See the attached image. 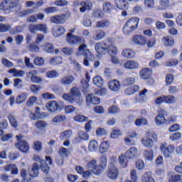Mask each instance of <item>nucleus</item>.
<instances>
[{
	"label": "nucleus",
	"instance_id": "f257e3e1",
	"mask_svg": "<svg viewBox=\"0 0 182 182\" xmlns=\"http://www.w3.org/2000/svg\"><path fill=\"white\" fill-rule=\"evenodd\" d=\"M70 95L64 94L63 99L69 102L70 103H77V105H82L83 102V98H82V94L80 90L77 87H73L70 91Z\"/></svg>",
	"mask_w": 182,
	"mask_h": 182
},
{
	"label": "nucleus",
	"instance_id": "f03ea898",
	"mask_svg": "<svg viewBox=\"0 0 182 182\" xmlns=\"http://www.w3.org/2000/svg\"><path fill=\"white\" fill-rule=\"evenodd\" d=\"M80 46L78 47V50L76 53L77 56H84L83 64L85 66H90L89 64V60H93L95 59V55L93 53L87 49V45L83 43H78Z\"/></svg>",
	"mask_w": 182,
	"mask_h": 182
},
{
	"label": "nucleus",
	"instance_id": "7ed1b4c3",
	"mask_svg": "<svg viewBox=\"0 0 182 182\" xmlns=\"http://www.w3.org/2000/svg\"><path fill=\"white\" fill-rule=\"evenodd\" d=\"M139 22H140V18L137 17H133L127 21L123 27V32L124 35H130L132 32H134L139 26Z\"/></svg>",
	"mask_w": 182,
	"mask_h": 182
},
{
	"label": "nucleus",
	"instance_id": "20e7f679",
	"mask_svg": "<svg viewBox=\"0 0 182 182\" xmlns=\"http://www.w3.org/2000/svg\"><path fill=\"white\" fill-rule=\"evenodd\" d=\"M154 141H157V134L153 132H148L141 139V143L144 147H151Z\"/></svg>",
	"mask_w": 182,
	"mask_h": 182
},
{
	"label": "nucleus",
	"instance_id": "39448f33",
	"mask_svg": "<svg viewBox=\"0 0 182 182\" xmlns=\"http://www.w3.org/2000/svg\"><path fill=\"white\" fill-rule=\"evenodd\" d=\"M17 142L15 144L16 149H18L22 153H28L29 151V144L25 140H22V136H16Z\"/></svg>",
	"mask_w": 182,
	"mask_h": 182
},
{
	"label": "nucleus",
	"instance_id": "423d86ee",
	"mask_svg": "<svg viewBox=\"0 0 182 182\" xmlns=\"http://www.w3.org/2000/svg\"><path fill=\"white\" fill-rule=\"evenodd\" d=\"M159 149L163 153L164 157L168 159V157H171V154L174 153L175 147L173 145H168L167 143L163 142L160 144Z\"/></svg>",
	"mask_w": 182,
	"mask_h": 182
},
{
	"label": "nucleus",
	"instance_id": "0eeeda50",
	"mask_svg": "<svg viewBox=\"0 0 182 182\" xmlns=\"http://www.w3.org/2000/svg\"><path fill=\"white\" fill-rule=\"evenodd\" d=\"M46 107L50 113H55V112H60L63 109V102L58 103L56 101H50L46 105Z\"/></svg>",
	"mask_w": 182,
	"mask_h": 182
},
{
	"label": "nucleus",
	"instance_id": "6e6552de",
	"mask_svg": "<svg viewBox=\"0 0 182 182\" xmlns=\"http://www.w3.org/2000/svg\"><path fill=\"white\" fill-rule=\"evenodd\" d=\"M66 41L70 45H79V43H85V38L68 33L66 36Z\"/></svg>",
	"mask_w": 182,
	"mask_h": 182
},
{
	"label": "nucleus",
	"instance_id": "1a4fd4ad",
	"mask_svg": "<svg viewBox=\"0 0 182 182\" xmlns=\"http://www.w3.org/2000/svg\"><path fill=\"white\" fill-rule=\"evenodd\" d=\"M86 168L88 170H91L95 176H100L101 174V170L99 168V165L97 164V160L96 159H92L90 160L86 165Z\"/></svg>",
	"mask_w": 182,
	"mask_h": 182
},
{
	"label": "nucleus",
	"instance_id": "9d476101",
	"mask_svg": "<svg viewBox=\"0 0 182 182\" xmlns=\"http://www.w3.org/2000/svg\"><path fill=\"white\" fill-rule=\"evenodd\" d=\"M69 14H60V15H55L50 17V22L52 23H56L57 25H63L66 21H68V18H69Z\"/></svg>",
	"mask_w": 182,
	"mask_h": 182
},
{
	"label": "nucleus",
	"instance_id": "9b49d317",
	"mask_svg": "<svg viewBox=\"0 0 182 182\" xmlns=\"http://www.w3.org/2000/svg\"><path fill=\"white\" fill-rule=\"evenodd\" d=\"M18 4H19V0H4L1 4L0 8L3 11H8V9L16 7Z\"/></svg>",
	"mask_w": 182,
	"mask_h": 182
},
{
	"label": "nucleus",
	"instance_id": "f8f14e48",
	"mask_svg": "<svg viewBox=\"0 0 182 182\" xmlns=\"http://www.w3.org/2000/svg\"><path fill=\"white\" fill-rule=\"evenodd\" d=\"M107 176L110 180H117V177H119V168L116 166H109L107 170Z\"/></svg>",
	"mask_w": 182,
	"mask_h": 182
},
{
	"label": "nucleus",
	"instance_id": "ddd939ff",
	"mask_svg": "<svg viewBox=\"0 0 182 182\" xmlns=\"http://www.w3.org/2000/svg\"><path fill=\"white\" fill-rule=\"evenodd\" d=\"M52 34L54 38H59L66 33V28L63 26H55L52 28Z\"/></svg>",
	"mask_w": 182,
	"mask_h": 182
},
{
	"label": "nucleus",
	"instance_id": "4468645a",
	"mask_svg": "<svg viewBox=\"0 0 182 182\" xmlns=\"http://www.w3.org/2000/svg\"><path fill=\"white\" fill-rule=\"evenodd\" d=\"M132 41L135 45H138L139 46H144L147 43V38L140 35L134 36L132 38Z\"/></svg>",
	"mask_w": 182,
	"mask_h": 182
},
{
	"label": "nucleus",
	"instance_id": "2eb2a0df",
	"mask_svg": "<svg viewBox=\"0 0 182 182\" xmlns=\"http://www.w3.org/2000/svg\"><path fill=\"white\" fill-rule=\"evenodd\" d=\"M108 87L109 90H112V92H119L122 87V85H120V82L113 80L108 82Z\"/></svg>",
	"mask_w": 182,
	"mask_h": 182
},
{
	"label": "nucleus",
	"instance_id": "dca6fc26",
	"mask_svg": "<svg viewBox=\"0 0 182 182\" xmlns=\"http://www.w3.org/2000/svg\"><path fill=\"white\" fill-rule=\"evenodd\" d=\"M140 64L136 60H128L124 64V68L125 69H129L130 70H133L134 69H139Z\"/></svg>",
	"mask_w": 182,
	"mask_h": 182
},
{
	"label": "nucleus",
	"instance_id": "f3484780",
	"mask_svg": "<svg viewBox=\"0 0 182 182\" xmlns=\"http://www.w3.org/2000/svg\"><path fill=\"white\" fill-rule=\"evenodd\" d=\"M86 102L88 106L90 105H99L100 103V98L90 94L86 97Z\"/></svg>",
	"mask_w": 182,
	"mask_h": 182
},
{
	"label": "nucleus",
	"instance_id": "a211bd4d",
	"mask_svg": "<svg viewBox=\"0 0 182 182\" xmlns=\"http://www.w3.org/2000/svg\"><path fill=\"white\" fill-rule=\"evenodd\" d=\"M123 58L133 59L136 57V51L131 48H125L122 52Z\"/></svg>",
	"mask_w": 182,
	"mask_h": 182
},
{
	"label": "nucleus",
	"instance_id": "6ab92c4d",
	"mask_svg": "<svg viewBox=\"0 0 182 182\" xmlns=\"http://www.w3.org/2000/svg\"><path fill=\"white\" fill-rule=\"evenodd\" d=\"M95 50L98 55H103L107 50V44L105 43H98L95 45Z\"/></svg>",
	"mask_w": 182,
	"mask_h": 182
},
{
	"label": "nucleus",
	"instance_id": "aec40b11",
	"mask_svg": "<svg viewBox=\"0 0 182 182\" xmlns=\"http://www.w3.org/2000/svg\"><path fill=\"white\" fill-rule=\"evenodd\" d=\"M82 140H84L85 141L89 140V134L85 132V131H81L78 132L77 137L75 138V143H80Z\"/></svg>",
	"mask_w": 182,
	"mask_h": 182
},
{
	"label": "nucleus",
	"instance_id": "412c9836",
	"mask_svg": "<svg viewBox=\"0 0 182 182\" xmlns=\"http://www.w3.org/2000/svg\"><path fill=\"white\" fill-rule=\"evenodd\" d=\"M137 153H138L137 148L131 147L130 149L127 150L125 155L127 157V159H133L137 157Z\"/></svg>",
	"mask_w": 182,
	"mask_h": 182
},
{
	"label": "nucleus",
	"instance_id": "4be33fe9",
	"mask_svg": "<svg viewBox=\"0 0 182 182\" xmlns=\"http://www.w3.org/2000/svg\"><path fill=\"white\" fill-rule=\"evenodd\" d=\"M80 12H86V11H90L92 9V1L87 0L80 2Z\"/></svg>",
	"mask_w": 182,
	"mask_h": 182
},
{
	"label": "nucleus",
	"instance_id": "5701e85b",
	"mask_svg": "<svg viewBox=\"0 0 182 182\" xmlns=\"http://www.w3.org/2000/svg\"><path fill=\"white\" fill-rule=\"evenodd\" d=\"M153 71L150 68H143L141 70L139 74L141 76V79H150V76H151Z\"/></svg>",
	"mask_w": 182,
	"mask_h": 182
},
{
	"label": "nucleus",
	"instance_id": "b1692460",
	"mask_svg": "<svg viewBox=\"0 0 182 182\" xmlns=\"http://www.w3.org/2000/svg\"><path fill=\"white\" fill-rule=\"evenodd\" d=\"M106 167H107V156L106 155H102L100 159V165H98V168L101 171V174Z\"/></svg>",
	"mask_w": 182,
	"mask_h": 182
},
{
	"label": "nucleus",
	"instance_id": "393cba45",
	"mask_svg": "<svg viewBox=\"0 0 182 182\" xmlns=\"http://www.w3.org/2000/svg\"><path fill=\"white\" fill-rule=\"evenodd\" d=\"M114 4L118 9H127L129 3L126 0H114Z\"/></svg>",
	"mask_w": 182,
	"mask_h": 182
},
{
	"label": "nucleus",
	"instance_id": "a878e982",
	"mask_svg": "<svg viewBox=\"0 0 182 182\" xmlns=\"http://www.w3.org/2000/svg\"><path fill=\"white\" fill-rule=\"evenodd\" d=\"M141 182H156L151 172L148 171L143 174L141 178Z\"/></svg>",
	"mask_w": 182,
	"mask_h": 182
},
{
	"label": "nucleus",
	"instance_id": "bb28decb",
	"mask_svg": "<svg viewBox=\"0 0 182 182\" xmlns=\"http://www.w3.org/2000/svg\"><path fill=\"white\" fill-rule=\"evenodd\" d=\"M27 99H28V93L26 92L20 93L16 97V103H17V105H22V103L26 102Z\"/></svg>",
	"mask_w": 182,
	"mask_h": 182
},
{
	"label": "nucleus",
	"instance_id": "cd10ccee",
	"mask_svg": "<svg viewBox=\"0 0 182 182\" xmlns=\"http://www.w3.org/2000/svg\"><path fill=\"white\" fill-rule=\"evenodd\" d=\"M75 82V77L73 75H67L61 78L60 83L62 85H68Z\"/></svg>",
	"mask_w": 182,
	"mask_h": 182
},
{
	"label": "nucleus",
	"instance_id": "c85d7f7f",
	"mask_svg": "<svg viewBox=\"0 0 182 182\" xmlns=\"http://www.w3.org/2000/svg\"><path fill=\"white\" fill-rule=\"evenodd\" d=\"M109 149H110V144L109 143V141H105L101 143L99 151L101 154H105V153L107 152V150H109Z\"/></svg>",
	"mask_w": 182,
	"mask_h": 182
},
{
	"label": "nucleus",
	"instance_id": "c756f323",
	"mask_svg": "<svg viewBox=\"0 0 182 182\" xmlns=\"http://www.w3.org/2000/svg\"><path fill=\"white\" fill-rule=\"evenodd\" d=\"M99 149V143L96 140H92L90 141L88 144V149L90 151L95 153V151H97Z\"/></svg>",
	"mask_w": 182,
	"mask_h": 182
},
{
	"label": "nucleus",
	"instance_id": "7c9ffc66",
	"mask_svg": "<svg viewBox=\"0 0 182 182\" xmlns=\"http://www.w3.org/2000/svg\"><path fill=\"white\" fill-rule=\"evenodd\" d=\"M34 126L35 127H36V129H38V130L43 132V130L46 129V127L48 126V123H46V122L45 121L38 120L36 122V123L34 124Z\"/></svg>",
	"mask_w": 182,
	"mask_h": 182
},
{
	"label": "nucleus",
	"instance_id": "2f4dec72",
	"mask_svg": "<svg viewBox=\"0 0 182 182\" xmlns=\"http://www.w3.org/2000/svg\"><path fill=\"white\" fill-rule=\"evenodd\" d=\"M8 72L10 73V75H12L14 77H21L23 76V74L25 73V72L23 70H18L16 68L11 69Z\"/></svg>",
	"mask_w": 182,
	"mask_h": 182
},
{
	"label": "nucleus",
	"instance_id": "473e14b6",
	"mask_svg": "<svg viewBox=\"0 0 182 182\" xmlns=\"http://www.w3.org/2000/svg\"><path fill=\"white\" fill-rule=\"evenodd\" d=\"M38 174H39V164H34L30 171L31 177H38Z\"/></svg>",
	"mask_w": 182,
	"mask_h": 182
},
{
	"label": "nucleus",
	"instance_id": "72a5a7b5",
	"mask_svg": "<svg viewBox=\"0 0 182 182\" xmlns=\"http://www.w3.org/2000/svg\"><path fill=\"white\" fill-rule=\"evenodd\" d=\"M140 90V87L139 85H134L131 87L127 88L124 93L125 95H134L136 92H139Z\"/></svg>",
	"mask_w": 182,
	"mask_h": 182
},
{
	"label": "nucleus",
	"instance_id": "f704fd0d",
	"mask_svg": "<svg viewBox=\"0 0 182 182\" xmlns=\"http://www.w3.org/2000/svg\"><path fill=\"white\" fill-rule=\"evenodd\" d=\"M144 157L145 160H147L148 161H153V159L154 157V152L153 151V150H145L144 151Z\"/></svg>",
	"mask_w": 182,
	"mask_h": 182
},
{
	"label": "nucleus",
	"instance_id": "c9c22d12",
	"mask_svg": "<svg viewBox=\"0 0 182 182\" xmlns=\"http://www.w3.org/2000/svg\"><path fill=\"white\" fill-rule=\"evenodd\" d=\"M119 162L120 166H122V167H123L124 168L125 167H127V156L125 154H122L119 156Z\"/></svg>",
	"mask_w": 182,
	"mask_h": 182
},
{
	"label": "nucleus",
	"instance_id": "e433bc0d",
	"mask_svg": "<svg viewBox=\"0 0 182 182\" xmlns=\"http://www.w3.org/2000/svg\"><path fill=\"white\" fill-rule=\"evenodd\" d=\"M96 26L97 28H109V26H110V21L107 20L97 21Z\"/></svg>",
	"mask_w": 182,
	"mask_h": 182
},
{
	"label": "nucleus",
	"instance_id": "4c0bfd02",
	"mask_svg": "<svg viewBox=\"0 0 182 182\" xmlns=\"http://www.w3.org/2000/svg\"><path fill=\"white\" fill-rule=\"evenodd\" d=\"M46 76L48 79H56V77H59V73L56 70H50L46 73Z\"/></svg>",
	"mask_w": 182,
	"mask_h": 182
},
{
	"label": "nucleus",
	"instance_id": "58836bf2",
	"mask_svg": "<svg viewBox=\"0 0 182 182\" xmlns=\"http://www.w3.org/2000/svg\"><path fill=\"white\" fill-rule=\"evenodd\" d=\"M162 42L166 46H173L174 45V38L171 37H164Z\"/></svg>",
	"mask_w": 182,
	"mask_h": 182
},
{
	"label": "nucleus",
	"instance_id": "ea45409f",
	"mask_svg": "<svg viewBox=\"0 0 182 182\" xmlns=\"http://www.w3.org/2000/svg\"><path fill=\"white\" fill-rule=\"evenodd\" d=\"M155 122L158 126H161V124H164L166 123V118H164V115L159 114L156 118Z\"/></svg>",
	"mask_w": 182,
	"mask_h": 182
},
{
	"label": "nucleus",
	"instance_id": "a19ab883",
	"mask_svg": "<svg viewBox=\"0 0 182 182\" xmlns=\"http://www.w3.org/2000/svg\"><path fill=\"white\" fill-rule=\"evenodd\" d=\"M93 84L95 86H97V87H102V85H103V78H102V77L97 75L95 76L93 78Z\"/></svg>",
	"mask_w": 182,
	"mask_h": 182
},
{
	"label": "nucleus",
	"instance_id": "79ce46f5",
	"mask_svg": "<svg viewBox=\"0 0 182 182\" xmlns=\"http://www.w3.org/2000/svg\"><path fill=\"white\" fill-rule=\"evenodd\" d=\"M72 136V132L70 130H67L62 132L60 135V139L61 140H68Z\"/></svg>",
	"mask_w": 182,
	"mask_h": 182
},
{
	"label": "nucleus",
	"instance_id": "37998d69",
	"mask_svg": "<svg viewBox=\"0 0 182 182\" xmlns=\"http://www.w3.org/2000/svg\"><path fill=\"white\" fill-rule=\"evenodd\" d=\"M66 120V116L65 115H57L54 117L52 119L53 123H62V122H65Z\"/></svg>",
	"mask_w": 182,
	"mask_h": 182
},
{
	"label": "nucleus",
	"instance_id": "c03bdc74",
	"mask_svg": "<svg viewBox=\"0 0 182 182\" xmlns=\"http://www.w3.org/2000/svg\"><path fill=\"white\" fill-rule=\"evenodd\" d=\"M12 29V26L11 24H4L0 23V32L1 33H4L5 32H8V31H11Z\"/></svg>",
	"mask_w": 182,
	"mask_h": 182
},
{
	"label": "nucleus",
	"instance_id": "a18cd8bd",
	"mask_svg": "<svg viewBox=\"0 0 182 182\" xmlns=\"http://www.w3.org/2000/svg\"><path fill=\"white\" fill-rule=\"evenodd\" d=\"M89 118L85 117V115L77 114L74 117L75 122H77L78 123H83V122H87Z\"/></svg>",
	"mask_w": 182,
	"mask_h": 182
},
{
	"label": "nucleus",
	"instance_id": "49530a36",
	"mask_svg": "<svg viewBox=\"0 0 182 182\" xmlns=\"http://www.w3.org/2000/svg\"><path fill=\"white\" fill-rule=\"evenodd\" d=\"M149 122L145 118L136 119L135 120V126H147Z\"/></svg>",
	"mask_w": 182,
	"mask_h": 182
},
{
	"label": "nucleus",
	"instance_id": "de8ad7c7",
	"mask_svg": "<svg viewBox=\"0 0 182 182\" xmlns=\"http://www.w3.org/2000/svg\"><path fill=\"white\" fill-rule=\"evenodd\" d=\"M58 154H60L61 157H68V156L70 154V151H69V149L62 147L59 149Z\"/></svg>",
	"mask_w": 182,
	"mask_h": 182
},
{
	"label": "nucleus",
	"instance_id": "09e8293b",
	"mask_svg": "<svg viewBox=\"0 0 182 182\" xmlns=\"http://www.w3.org/2000/svg\"><path fill=\"white\" fill-rule=\"evenodd\" d=\"M8 119L9 120V123L11 126L16 129V127H18V121H16V119H15V117L12 114H9L8 117Z\"/></svg>",
	"mask_w": 182,
	"mask_h": 182
},
{
	"label": "nucleus",
	"instance_id": "8fccbe9b",
	"mask_svg": "<svg viewBox=\"0 0 182 182\" xmlns=\"http://www.w3.org/2000/svg\"><path fill=\"white\" fill-rule=\"evenodd\" d=\"M36 103H38V97L35 96H31L27 100L26 105L31 107L33 106V105H36Z\"/></svg>",
	"mask_w": 182,
	"mask_h": 182
},
{
	"label": "nucleus",
	"instance_id": "3c124183",
	"mask_svg": "<svg viewBox=\"0 0 182 182\" xmlns=\"http://www.w3.org/2000/svg\"><path fill=\"white\" fill-rule=\"evenodd\" d=\"M108 53H112V55H117V47L116 46L111 44H107V49Z\"/></svg>",
	"mask_w": 182,
	"mask_h": 182
},
{
	"label": "nucleus",
	"instance_id": "603ef678",
	"mask_svg": "<svg viewBox=\"0 0 182 182\" xmlns=\"http://www.w3.org/2000/svg\"><path fill=\"white\" fill-rule=\"evenodd\" d=\"M134 82H136V79L134 77H129L123 81V84L124 86H130V85H134Z\"/></svg>",
	"mask_w": 182,
	"mask_h": 182
},
{
	"label": "nucleus",
	"instance_id": "864d4df0",
	"mask_svg": "<svg viewBox=\"0 0 182 182\" xmlns=\"http://www.w3.org/2000/svg\"><path fill=\"white\" fill-rule=\"evenodd\" d=\"M65 113L67 114H70L73 112H76V107L73 105H67L64 107Z\"/></svg>",
	"mask_w": 182,
	"mask_h": 182
},
{
	"label": "nucleus",
	"instance_id": "5fc2aeb1",
	"mask_svg": "<svg viewBox=\"0 0 182 182\" xmlns=\"http://www.w3.org/2000/svg\"><path fill=\"white\" fill-rule=\"evenodd\" d=\"M165 103H168V105H173L176 103V97L173 95H165Z\"/></svg>",
	"mask_w": 182,
	"mask_h": 182
},
{
	"label": "nucleus",
	"instance_id": "6e6d98bb",
	"mask_svg": "<svg viewBox=\"0 0 182 182\" xmlns=\"http://www.w3.org/2000/svg\"><path fill=\"white\" fill-rule=\"evenodd\" d=\"M50 65H60L62 63V57H55L50 59Z\"/></svg>",
	"mask_w": 182,
	"mask_h": 182
},
{
	"label": "nucleus",
	"instance_id": "4d7b16f0",
	"mask_svg": "<svg viewBox=\"0 0 182 182\" xmlns=\"http://www.w3.org/2000/svg\"><path fill=\"white\" fill-rule=\"evenodd\" d=\"M109 167H116V164H117V156H111L109 159Z\"/></svg>",
	"mask_w": 182,
	"mask_h": 182
},
{
	"label": "nucleus",
	"instance_id": "13d9d810",
	"mask_svg": "<svg viewBox=\"0 0 182 182\" xmlns=\"http://www.w3.org/2000/svg\"><path fill=\"white\" fill-rule=\"evenodd\" d=\"M68 2L66 0H55L54 1V5L55 6H68Z\"/></svg>",
	"mask_w": 182,
	"mask_h": 182
},
{
	"label": "nucleus",
	"instance_id": "bf43d9fd",
	"mask_svg": "<svg viewBox=\"0 0 182 182\" xmlns=\"http://www.w3.org/2000/svg\"><path fill=\"white\" fill-rule=\"evenodd\" d=\"M102 8L104 12H110V11L113 9V6H112V4L109 2H105L104 3Z\"/></svg>",
	"mask_w": 182,
	"mask_h": 182
},
{
	"label": "nucleus",
	"instance_id": "052dcab7",
	"mask_svg": "<svg viewBox=\"0 0 182 182\" xmlns=\"http://www.w3.org/2000/svg\"><path fill=\"white\" fill-rule=\"evenodd\" d=\"M43 50L45 52H47V53H52L53 50H55V48H53V46L50 43H46L44 46Z\"/></svg>",
	"mask_w": 182,
	"mask_h": 182
},
{
	"label": "nucleus",
	"instance_id": "680f3d73",
	"mask_svg": "<svg viewBox=\"0 0 182 182\" xmlns=\"http://www.w3.org/2000/svg\"><path fill=\"white\" fill-rule=\"evenodd\" d=\"M35 10L33 9H28L27 10L22 11L18 13V16H26V15H29L31 14H33Z\"/></svg>",
	"mask_w": 182,
	"mask_h": 182
},
{
	"label": "nucleus",
	"instance_id": "e2e57ef3",
	"mask_svg": "<svg viewBox=\"0 0 182 182\" xmlns=\"http://www.w3.org/2000/svg\"><path fill=\"white\" fill-rule=\"evenodd\" d=\"M41 168L43 173H46V174H48L49 173V166H48V164L45 161H43L41 164Z\"/></svg>",
	"mask_w": 182,
	"mask_h": 182
},
{
	"label": "nucleus",
	"instance_id": "0e129e2a",
	"mask_svg": "<svg viewBox=\"0 0 182 182\" xmlns=\"http://www.w3.org/2000/svg\"><path fill=\"white\" fill-rule=\"evenodd\" d=\"M14 87H16V89H21V87H23V81L22 80L19 79V78H16L14 80Z\"/></svg>",
	"mask_w": 182,
	"mask_h": 182
},
{
	"label": "nucleus",
	"instance_id": "69168bd1",
	"mask_svg": "<svg viewBox=\"0 0 182 182\" xmlns=\"http://www.w3.org/2000/svg\"><path fill=\"white\" fill-rule=\"evenodd\" d=\"M112 139H117L119 136H122V131L119 129H114L110 134Z\"/></svg>",
	"mask_w": 182,
	"mask_h": 182
},
{
	"label": "nucleus",
	"instance_id": "338daca9",
	"mask_svg": "<svg viewBox=\"0 0 182 182\" xmlns=\"http://www.w3.org/2000/svg\"><path fill=\"white\" fill-rule=\"evenodd\" d=\"M144 2L146 8H149V9L154 8V0H144Z\"/></svg>",
	"mask_w": 182,
	"mask_h": 182
},
{
	"label": "nucleus",
	"instance_id": "774afa93",
	"mask_svg": "<svg viewBox=\"0 0 182 182\" xmlns=\"http://www.w3.org/2000/svg\"><path fill=\"white\" fill-rule=\"evenodd\" d=\"M103 16V11L102 10H95L92 12V18H102Z\"/></svg>",
	"mask_w": 182,
	"mask_h": 182
}]
</instances>
